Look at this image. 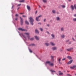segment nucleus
<instances>
[{"label": "nucleus", "instance_id": "f257e3e1", "mask_svg": "<svg viewBox=\"0 0 76 76\" xmlns=\"http://www.w3.org/2000/svg\"><path fill=\"white\" fill-rule=\"evenodd\" d=\"M25 35H23V37L25 38V39H26V37H27L28 39H29L30 38V37H29V33H25Z\"/></svg>", "mask_w": 76, "mask_h": 76}, {"label": "nucleus", "instance_id": "f03ea898", "mask_svg": "<svg viewBox=\"0 0 76 76\" xmlns=\"http://www.w3.org/2000/svg\"><path fill=\"white\" fill-rule=\"evenodd\" d=\"M29 19L30 23H31V25H34V23H33V22H34V19L32 17H30L29 18Z\"/></svg>", "mask_w": 76, "mask_h": 76}, {"label": "nucleus", "instance_id": "7ed1b4c3", "mask_svg": "<svg viewBox=\"0 0 76 76\" xmlns=\"http://www.w3.org/2000/svg\"><path fill=\"white\" fill-rule=\"evenodd\" d=\"M20 22L21 25H23V19L20 17Z\"/></svg>", "mask_w": 76, "mask_h": 76}, {"label": "nucleus", "instance_id": "20e7f679", "mask_svg": "<svg viewBox=\"0 0 76 76\" xmlns=\"http://www.w3.org/2000/svg\"><path fill=\"white\" fill-rule=\"evenodd\" d=\"M41 17H42V15H39L38 17H37L36 18V20L37 21H39V20H38V19H39V18H41Z\"/></svg>", "mask_w": 76, "mask_h": 76}, {"label": "nucleus", "instance_id": "39448f33", "mask_svg": "<svg viewBox=\"0 0 76 76\" xmlns=\"http://www.w3.org/2000/svg\"><path fill=\"white\" fill-rule=\"evenodd\" d=\"M73 48H71L70 49H66L67 51H70L72 50H73Z\"/></svg>", "mask_w": 76, "mask_h": 76}, {"label": "nucleus", "instance_id": "423d86ee", "mask_svg": "<svg viewBox=\"0 0 76 76\" xmlns=\"http://www.w3.org/2000/svg\"><path fill=\"white\" fill-rule=\"evenodd\" d=\"M52 49L53 51H54V50H57V47H54L52 48Z\"/></svg>", "mask_w": 76, "mask_h": 76}, {"label": "nucleus", "instance_id": "0eeeda50", "mask_svg": "<svg viewBox=\"0 0 76 76\" xmlns=\"http://www.w3.org/2000/svg\"><path fill=\"white\" fill-rule=\"evenodd\" d=\"M73 62V60H71V61H69L68 63H67V64H71V63H72Z\"/></svg>", "mask_w": 76, "mask_h": 76}, {"label": "nucleus", "instance_id": "6e6552de", "mask_svg": "<svg viewBox=\"0 0 76 76\" xmlns=\"http://www.w3.org/2000/svg\"><path fill=\"white\" fill-rule=\"evenodd\" d=\"M76 65H74L73 66L70 67L71 69H75V68H76Z\"/></svg>", "mask_w": 76, "mask_h": 76}, {"label": "nucleus", "instance_id": "1a4fd4ad", "mask_svg": "<svg viewBox=\"0 0 76 76\" xmlns=\"http://www.w3.org/2000/svg\"><path fill=\"white\" fill-rule=\"evenodd\" d=\"M18 30H19V31H25V30L21 28H18Z\"/></svg>", "mask_w": 76, "mask_h": 76}, {"label": "nucleus", "instance_id": "9d476101", "mask_svg": "<svg viewBox=\"0 0 76 76\" xmlns=\"http://www.w3.org/2000/svg\"><path fill=\"white\" fill-rule=\"evenodd\" d=\"M27 9L28 10H31V7H30V6L28 5L27 6Z\"/></svg>", "mask_w": 76, "mask_h": 76}, {"label": "nucleus", "instance_id": "9b49d317", "mask_svg": "<svg viewBox=\"0 0 76 76\" xmlns=\"http://www.w3.org/2000/svg\"><path fill=\"white\" fill-rule=\"evenodd\" d=\"M35 37L37 40H39V38H38V37H37V36H35Z\"/></svg>", "mask_w": 76, "mask_h": 76}, {"label": "nucleus", "instance_id": "f8f14e48", "mask_svg": "<svg viewBox=\"0 0 76 76\" xmlns=\"http://www.w3.org/2000/svg\"><path fill=\"white\" fill-rule=\"evenodd\" d=\"M67 58H69V60H71V59H72V57H71V56H68L67 57Z\"/></svg>", "mask_w": 76, "mask_h": 76}, {"label": "nucleus", "instance_id": "ddd939ff", "mask_svg": "<svg viewBox=\"0 0 76 76\" xmlns=\"http://www.w3.org/2000/svg\"><path fill=\"white\" fill-rule=\"evenodd\" d=\"M35 33H36V34H39V32L38 31V30L37 29H36L35 31Z\"/></svg>", "mask_w": 76, "mask_h": 76}, {"label": "nucleus", "instance_id": "4468645a", "mask_svg": "<svg viewBox=\"0 0 76 76\" xmlns=\"http://www.w3.org/2000/svg\"><path fill=\"white\" fill-rule=\"evenodd\" d=\"M25 23H26V24L27 25H29V24L28 22L27 21V20H26L25 21Z\"/></svg>", "mask_w": 76, "mask_h": 76}, {"label": "nucleus", "instance_id": "2eb2a0df", "mask_svg": "<svg viewBox=\"0 0 76 76\" xmlns=\"http://www.w3.org/2000/svg\"><path fill=\"white\" fill-rule=\"evenodd\" d=\"M51 62L50 61H47L46 62V64H50Z\"/></svg>", "mask_w": 76, "mask_h": 76}, {"label": "nucleus", "instance_id": "dca6fc26", "mask_svg": "<svg viewBox=\"0 0 76 76\" xmlns=\"http://www.w3.org/2000/svg\"><path fill=\"white\" fill-rule=\"evenodd\" d=\"M71 9H72V10H74V7L73 5H71Z\"/></svg>", "mask_w": 76, "mask_h": 76}, {"label": "nucleus", "instance_id": "f3484780", "mask_svg": "<svg viewBox=\"0 0 76 76\" xmlns=\"http://www.w3.org/2000/svg\"><path fill=\"white\" fill-rule=\"evenodd\" d=\"M56 20L58 21L60 20V18H59V17H57L56 18Z\"/></svg>", "mask_w": 76, "mask_h": 76}, {"label": "nucleus", "instance_id": "a211bd4d", "mask_svg": "<svg viewBox=\"0 0 76 76\" xmlns=\"http://www.w3.org/2000/svg\"><path fill=\"white\" fill-rule=\"evenodd\" d=\"M24 0H21L19 2L20 3H23V2H24Z\"/></svg>", "mask_w": 76, "mask_h": 76}, {"label": "nucleus", "instance_id": "6ab92c4d", "mask_svg": "<svg viewBox=\"0 0 76 76\" xmlns=\"http://www.w3.org/2000/svg\"><path fill=\"white\" fill-rule=\"evenodd\" d=\"M50 44L51 45H54L55 44L53 42H50Z\"/></svg>", "mask_w": 76, "mask_h": 76}, {"label": "nucleus", "instance_id": "aec40b11", "mask_svg": "<svg viewBox=\"0 0 76 76\" xmlns=\"http://www.w3.org/2000/svg\"><path fill=\"white\" fill-rule=\"evenodd\" d=\"M60 61H61V58H60V59H59L58 61H59V63H60V64H61V62H60Z\"/></svg>", "mask_w": 76, "mask_h": 76}, {"label": "nucleus", "instance_id": "412c9836", "mask_svg": "<svg viewBox=\"0 0 76 76\" xmlns=\"http://www.w3.org/2000/svg\"><path fill=\"white\" fill-rule=\"evenodd\" d=\"M61 37L62 38H64V35H61Z\"/></svg>", "mask_w": 76, "mask_h": 76}, {"label": "nucleus", "instance_id": "4be33fe9", "mask_svg": "<svg viewBox=\"0 0 76 76\" xmlns=\"http://www.w3.org/2000/svg\"><path fill=\"white\" fill-rule=\"evenodd\" d=\"M50 66H54V64L53 63L50 64H49Z\"/></svg>", "mask_w": 76, "mask_h": 76}, {"label": "nucleus", "instance_id": "5701e85b", "mask_svg": "<svg viewBox=\"0 0 76 76\" xmlns=\"http://www.w3.org/2000/svg\"><path fill=\"white\" fill-rule=\"evenodd\" d=\"M52 12L53 13H56V11L55 10H53Z\"/></svg>", "mask_w": 76, "mask_h": 76}, {"label": "nucleus", "instance_id": "b1692460", "mask_svg": "<svg viewBox=\"0 0 76 76\" xmlns=\"http://www.w3.org/2000/svg\"><path fill=\"white\" fill-rule=\"evenodd\" d=\"M45 45L46 46H48V45H50V44H48V43H45Z\"/></svg>", "mask_w": 76, "mask_h": 76}, {"label": "nucleus", "instance_id": "393cba45", "mask_svg": "<svg viewBox=\"0 0 76 76\" xmlns=\"http://www.w3.org/2000/svg\"><path fill=\"white\" fill-rule=\"evenodd\" d=\"M43 1L44 3H46L47 1V0H43Z\"/></svg>", "mask_w": 76, "mask_h": 76}, {"label": "nucleus", "instance_id": "a878e982", "mask_svg": "<svg viewBox=\"0 0 76 76\" xmlns=\"http://www.w3.org/2000/svg\"><path fill=\"white\" fill-rule=\"evenodd\" d=\"M61 7H62L63 8H65L66 7V6L65 5H62Z\"/></svg>", "mask_w": 76, "mask_h": 76}, {"label": "nucleus", "instance_id": "bb28decb", "mask_svg": "<svg viewBox=\"0 0 76 76\" xmlns=\"http://www.w3.org/2000/svg\"><path fill=\"white\" fill-rule=\"evenodd\" d=\"M73 20L74 22H76V18H74L73 19Z\"/></svg>", "mask_w": 76, "mask_h": 76}, {"label": "nucleus", "instance_id": "cd10ccee", "mask_svg": "<svg viewBox=\"0 0 76 76\" xmlns=\"http://www.w3.org/2000/svg\"><path fill=\"white\" fill-rule=\"evenodd\" d=\"M50 72H53V73L54 72L55 73H56V71L54 70H50Z\"/></svg>", "mask_w": 76, "mask_h": 76}, {"label": "nucleus", "instance_id": "c85d7f7f", "mask_svg": "<svg viewBox=\"0 0 76 76\" xmlns=\"http://www.w3.org/2000/svg\"><path fill=\"white\" fill-rule=\"evenodd\" d=\"M72 39L73 41H75V39L73 37H72Z\"/></svg>", "mask_w": 76, "mask_h": 76}, {"label": "nucleus", "instance_id": "c756f323", "mask_svg": "<svg viewBox=\"0 0 76 76\" xmlns=\"http://www.w3.org/2000/svg\"><path fill=\"white\" fill-rule=\"evenodd\" d=\"M51 36L53 37V39L54 38V36L53 34H51Z\"/></svg>", "mask_w": 76, "mask_h": 76}, {"label": "nucleus", "instance_id": "7c9ffc66", "mask_svg": "<svg viewBox=\"0 0 76 76\" xmlns=\"http://www.w3.org/2000/svg\"><path fill=\"white\" fill-rule=\"evenodd\" d=\"M61 31H64V28H61Z\"/></svg>", "mask_w": 76, "mask_h": 76}, {"label": "nucleus", "instance_id": "2f4dec72", "mask_svg": "<svg viewBox=\"0 0 76 76\" xmlns=\"http://www.w3.org/2000/svg\"><path fill=\"white\" fill-rule=\"evenodd\" d=\"M63 73H59V75H63Z\"/></svg>", "mask_w": 76, "mask_h": 76}, {"label": "nucleus", "instance_id": "473e14b6", "mask_svg": "<svg viewBox=\"0 0 76 76\" xmlns=\"http://www.w3.org/2000/svg\"><path fill=\"white\" fill-rule=\"evenodd\" d=\"M34 38H32L30 39V40L31 41H32V40H34Z\"/></svg>", "mask_w": 76, "mask_h": 76}, {"label": "nucleus", "instance_id": "72a5a7b5", "mask_svg": "<svg viewBox=\"0 0 76 76\" xmlns=\"http://www.w3.org/2000/svg\"><path fill=\"white\" fill-rule=\"evenodd\" d=\"M40 29L41 31H43V29H42V28H40Z\"/></svg>", "mask_w": 76, "mask_h": 76}, {"label": "nucleus", "instance_id": "f704fd0d", "mask_svg": "<svg viewBox=\"0 0 76 76\" xmlns=\"http://www.w3.org/2000/svg\"><path fill=\"white\" fill-rule=\"evenodd\" d=\"M51 58L52 59H53V58H54V57L53 56H51Z\"/></svg>", "mask_w": 76, "mask_h": 76}, {"label": "nucleus", "instance_id": "c9c22d12", "mask_svg": "<svg viewBox=\"0 0 76 76\" xmlns=\"http://www.w3.org/2000/svg\"><path fill=\"white\" fill-rule=\"evenodd\" d=\"M74 7L75 8V9H76V4H75L74 5Z\"/></svg>", "mask_w": 76, "mask_h": 76}, {"label": "nucleus", "instance_id": "e433bc0d", "mask_svg": "<svg viewBox=\"0 0 76 76\" xmlns=\"http://www.w3.org/2000/svg\"><path fill=\"white\" fill-rule=\"evenodd\" d=\"M18 20V18H16L15 19V20Z\"/></svg>", "mask_w": 76, "mask_h": 76}, {"label": "nucleus", "instance_id": "4c0bfd02", "mask_svg": "<svg viewBox=\"0 0 76 76\" xmlns=\"http://www.w3.org/2000/svg\"><path fill=\"white\" fill-rule=\"evenodd\" d=\"M23 17H24V18H26V16L25 15H23Z\"/></svg>", "mask_w": 76, "mask_h": 76}, {"label": "nucleus", "instance_id": "58836bf2", "mask_svg": "<svg viewBox=\"0 0 76 76\" xmlns=\"http://www.w3.org/2000/svg\"><path fill=\"white\" fill-rule=\"evenodd\" d=\"M66 60V58H64L63 59H62V61H64V60Z\"/></svg>", "mask_w": 76, "mask_h": 76}, {"label": "nucleus", "instance_id": "ea45409f", "mask_svg": "<svg viewBox=\"0 0 76 76\" xmlns=\"http://www.w3.org/2000/svg\"><path fill=\"white\" fill-rule=\"evenodd\" d=\"M20 5H21V4H18L17 5V6H20Z\"/></svg>", "mask_w": 76, "mask_h": 76}, {"label": "nucleus", "instance_id": "a19ab883", "mask_svg": "<svg viewBox=\"0 0 76 76\" xmlns=\"http://www.w3.org/2000/svg\"><path fill=\"white\" fill-rule=\"evenodd\" d=\"M29 50L30 53H32V50Z\"/></svg>", "mask_w": 76, "mask_h": 76}, {"label": "nucleus", "instance_id": "79ce46f5", "mask_svg": "<svg viewBox=\"0 0 76 76\" xmlns=\"http://www.w3.org/2000/svg\"><path fill=\"white\" fill-rule=\"evenodd\" d=\"M15 16H18V15L16 14L15 15Z\"/></svg>", "mask_w": 76, "mask_h": 76}, {"label": "nucleus", "instance_id": "37998d69", "mask_svg": "<svg viewBox=\"0 0 76 76\" xmlns=\"http://www.w3.org/2000/svg\"><path fill=\"white\" fill-rule=\"evenodd\" d=\"M74 16H75V17H76V14L74 15Z\"/></svg>", "mask_w": 76, "mask_h": 76}, {"label": "nucleus", "instance_id": "c03bdc74", "mask_svg": "<svg viewBox=\"0 0 76 76\" xmlns=\"http://www.w3.org/2000/svg\"><path fill=\"white\" fill-rule=\"evenodd\" d=\"M47 34H50V33H49V32L47 31Z\"/></svg>", "mask_w": 76, "mask_h": 76}, {"label": "nucleus", "instance_id": "a18cd8bd", "mask_svg": "<svg viewBox=\"0 0 76 76\" xmlns=\"http://www.w3.org/2000/svg\"><path fill=\"white\" fill-rule=\"evenodd\" d=\"M38 12V11H36L35 12V14H37V12Z\"/></svg>", "mask_w": 76, "mask_h": 76}, {"label": "nucleus", "instance_id": "49530a36", "mask_svg": "<svg viewBox=\"0 0 76 76\" xmlns=\"http://www.w3.org/2000/svg\"><path fill=\"white\" fill-rule=\"evenodd\" d=\"M45 20H46V19H45L44 20V22H45Z\"/></svg>", "mask_w": 76, "mask_h": 76}, {"label": "nucleus", "instance_id": "de8ad7c7", "mask_svg": "<svg viewBox=\"0 0 76 76\" xmlns=\"http://www.w3.org/2000/svg\"><path fill=\"white\" fill-rule=\"evenodd\" d=\"M47 26H50V25H49V24H47Z\"/></svg>", "mask_w": 76, "mask_h": 76}, {"label": "nucleus", "instance_id": "09e8293b", "mask_svg": "<svg viewBox=\"0 0 76 76\" xmlns=\"http://www.w3.org/2000/svg\"><path fill=\"white\" fill-rule=\"evenodd\" d=\"M34 45V44H32L31 45Z\"/></svg>", "mask_w": 76, "mask_h": 76}, {"label": "nucleus", "instance_id": "8fccbe9b", "mask_svg": "<svg viewBox=\"0 0 76 76\" xmlns=\"http://www.w3.org/2000/svg\"><path fill=\"white\" fill-rule=\"evenodd\" d=\"M24 13H20V14L21 15H22V14H23Z\"/></svg>", "mask_w": 76, "mask_h": 76}, {"label": "nucleus", "instance_id": "3c124183", "mask_svg": "<svg viewBox=\"0 0 76 76\" xmlns=\"http://www.w3.org/2000/svg\"><path fill=\"white\" fill-rule=\"evenodd\" d=\"M13 7H14V6L13 5V6H12V8L13 9Z\"/></svg>", "mask_w": 76, "mask_h": 76}, {"label": "nucleus", "instance_id": "603ef678", "mask_svg": "<svg viewBox=\"0 0 76 76\" xmlns=\"http://www.w3.org/2000/svg\"><path fill=\"white\" fill-rule=\"evenodd\" d=\"M38 24H39V25H41V23H38Z\"/></svg>", "mask_w": 76, "mask_h": 76}, {"label": "nucleus", "instance_id": "864d4df0", "mask_svg": "<svg viewBox=\"0 0 76 76\" xmlns=\"http://www.w3.org/2000/svg\"><path fill=\"white\" fill-rule=\"evenodd\" d=\"M39 8H41V6H40V5H39Z\"/></svg>", "mask_w": 76, "mask_h": 76}, {"label": "nucleus", "instance_id": "5fc2aeb1", "mask_svg": "<svg viewBox=\"0 0 76 76\" xmlns=\"http://www.w3.org/2000/svg\"><path fill=\"white\" fill-rule=\"evenodd\" d=\"M67 76H70V74H67Z\"/></svg>", "mask_w": 76, "mask_h": 76}, {"label": "nucleus", "instance_id": "6e6d98bb", "mask_svg": "<svg viewBox=\"0 0 76 76\" xmlns=\"http://www.w3.org/2000/svg\"><path fill=\"white\" fill-rule=\"evenodd\" d=\"M17 9L18 10H19V7Z\"/></svg>", "mask_w": 76, "mask_h": 76}, {"label": "nucleus", "instance_id": "4d7b16f0", "mask_svg": "<svg viewBox=\"0 0 76 76\" xmlns=\"http://www.w3.org/2000/svg\"><path fill=\"white\" fill-rule=\"evenodd\" d=\"M57 14H58V13H58V12H57Z\"/></svg>", "mask_w": 76, "mask_h": 76}, {"label": "nucleus", "instance_id": "13d9d810", "mask_svg": "<svg viewBox=\"0 0 76 76\" xmlns=\"http://www.w3.org/2000/svg\"><path fill=\"white\" fill-rule=\"evenodd\" d=\"M69 1H71V0H68Z\"/></svg>", "mask_w": 76, "mask_h": 76}, {"label": "nucleus", "instance_id": "bf43d9fd", "mask_svg": "<svg viewBox=\"0 0 76 76\" xmlns=\"http://www.w3.org/2000/svg\"><path fill=\"white\" fill-rule=\"evenodd\" d=\"M75 76H76V74H75Z\"/></svg>", "mask_w": 76, "mask_h": 76}, {"label": "nucleus", "instance_id": "052dcab7", "mask_svg": "<svg viewBox=\"0 0 76 76\" xmlns=\"http://www.w3.org/2000/svg\"><path fill=\"white\" fill-rule=\"evenodd\" d=\"M45 7V6H44V7Z\"/></svg>", "mask_w": 76, "mask_h": 76}, {"label": "nucleus", "instance_id": "680f3d73", "mask_svg": "<svg viewBox=\"0 0 76 76\" xmlns=\"http://www.w3.org/2000/svg\"><path fill=\"white\" fill-rule=\"evenodd\" d=\"M68 41H69V40H68Z\"/></svg>", "mask_w": 76, "mask_h": 76}, {"label": "nucleus", "instance_id": "e2e57ef3", "mask_svg": "<svg viewBox=\"0 0 76 76\" xmlns=\"http://www.w3.org/2000/svg\"><path fill=\"white\" fill-rule=\"evenodd\" d=\"M71 43H70V44Z\"/></svg>", "mask_w": 76, "mask_h": 76}]
</instances>
